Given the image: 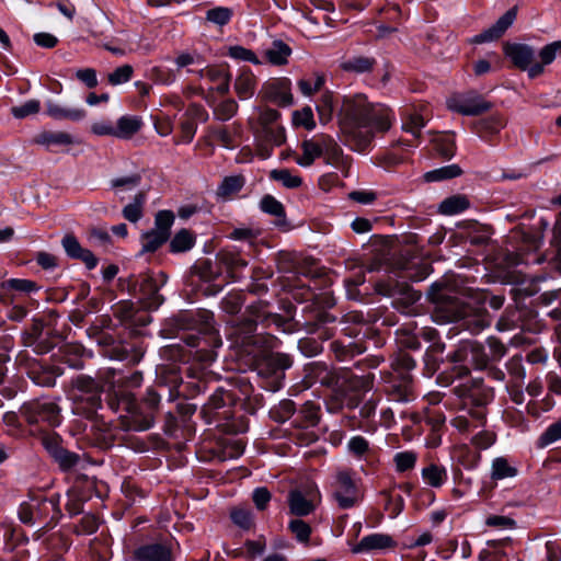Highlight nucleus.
<instances>
[{"label":"nucleus","mask_w":561,"mask_h":561,"mask_svg":"<svg viewBox=\"0 0 561 561\" xmlns=\"http://www.w3.org/2000/svg\"><path fill=\"white\" fill-rule=\"evenodd\" d=\"M325 83L323 75L316 73L313 79H300L297 82L299 91L306 95L311 96L316 92L323 91L322 88Z\"/></svg>","instance_id":"3c124183"},{"label":"nucleus","mask_w":561,"mask_h":561,"mask_svg":"<svg viewBox=\"0 0 561 561\" xmlns=\"http://www.w3.org/2000/svg\"><path fill=\"white\" fill-rule=\"evenodd\" d=\"M343 368H335L324 362H312L306 367V378L332 390L335 394Z\"/></svg>","instance_id":"dca6fc26"},{"label":"nucleus","mask_w":561,"mask_h":561,"mask_svg":"<svg viewBox=\"0 0 561 561\" xmlns=\"http://www.w3.org/2000/svg\"><path fill=\"white\" fill-rule=\"evenodd\" d=\"M462 173L458 164L445 165L425 173L424 178L427 182H436L442 180L454 179Z\"/></svg>","instance_id":"de8ad7c7"},{"label":"nucleus","mask_w":561,"mask_h":561,"mask_svg":"<svg viewBox=\"0 0 561 561\" xmlns=\"http://www.w3.org/2000/svg\"><path fill=\"white\" fill-rule=\"evenodd\" d=\"M435 151L444 159H451L456 151L455 141L449 135H438L433 140Z\"/></svg>","instance_id":"8fccbe9b"},{"label":"nucleus","mask_w":561,"mask_h":561,"mask_svg":"<svg viewBox=\"0 0 561 561\" xmlns=\"http://www.w3.org/2000/svg\"><path fill=\"white\" fill-rule=\"evenodd\" d=\"M449 319L461 322V327L472 334L480 333L491 324V318L484 308L472 307L468 302L457 305Z\"/></svg>","instance_id":"9d476101"},{"label":"nucleus","mask_w":561,"mask_h":561,"mask_svg":"<svg viewBox=\"0 0 561 561\" xmlns=\"http://www.w3.org/2000/svg\"><path fill=\"white\" fill-rule=\"evenodd\" d=\"M416 460L417 456L414 451H400L393 457V462L398 472L412 470L415 467Z\"/></svg>","instance_id":"e2e57ef3"},{"label":"nucleus","mask_w":561,"mask_h":561,"mask_svg":"<svg viewBox=\"0 0 561 561\" xmlns=\"http://www.w3.org/2000/svg\"><path fill=\"white\" fill-rule=\"evenodd\" d=\"M324 134H318L310 139L301 142L302 154L296 158V163L300 167H310L316 159L322 157L323 149L322 144L324 142Z\"/></svg>","instance_id":"cd10ccee"},{"label":"nucleus","mask_w":561,"mask_h":561,"mask_svg":"<svg viewBox=\"0 0 561 561\" xmlns=\"http://www.w3.org/2000/svg\"><path fill=\"white\" fill-rule=\"evenodd\" d=\"M449 359L455 364L457 377L468 376L471 368L482 369L489 363L483 346L474 341H462L449 355Z\"/></svg>","instance_id":"6e6552de"},{"label":"nucleus","mask_w":561,"mask_h":561,"mask_svg":"<svg viewBox=\"0 0 561 561\" xmlns=\"http://www.w3.org/2000/svg\"><path fill=\"white\" fill-rule=\"evenodd\" d=\"M168 240L169 238L153 229L146 231L140 237L141 253L156 252Z\"/></svg>","instance_id":"49530a36"},{"label":"nucleus","mask_w":561,"mask_h":561,"mask_svg":"<svg viewBox=\"0 0 561 561\" xmlns=\"http://www.w3.org/2000/svg\"><path fill=\"white\" fill-rule=\"evenodd\" d=\"M161 394L148 388L141 402H137L131 393L121 392L110 397L107 409L118 414L116 421L96 420L91 427L95 444L101 448L114 445L118 430L142 432L152 427L159 408Z\"/></svg>","instance_id":"f03ea898"},{"label":"nucleus","mask_w":561,"mask_h":561,"mask_svg":"<svg viewBox=\"0 0 561 561\" xmlns=\"http://www.w3.org/2000/svg\"><path fill=\"white\" fill-rule=\"evenodd\" d=\"M493 394L488 389H474L465 399L463 412L474 423V426H484L486 422V404Z\"/></svg>","instance_id":"4468645a"},{"label":"nucleus","mask_w":561,"mask_h":561,"mask_svg":"<svg viewBox=\"0 0 561 561\" xmlns=\"http://www.w3.org/2000/svg\"><path fill=\"white\" fill-rule=\"evenodd\" d=\"M47 115L54 119H69L79 122L85 117V111L79 107H68L57 104L53 101L46 103Z\"/></svg>","instance_id":"72a5a7b5"},{"label":"nucleus","mask_w":561,"mask_h":561,"mask_svg":"<svg viewBox=\"0 0 561 561\" xmlns=\"http://www.w3.org/2000/svg\"><path fill=\"white\" fill-rule=\"evenodd\" d=\"M394 374L401 375L403 373L410 374L416 366L414 358L405 352H400L392 360L391 364Z\"/></svg>","instance_id":"bf43d9fd"},{"label":"nucleus","mask_w":561,"mask_h":561,"mask_svg":"<svg viewBox=\"0 0 561 561\" xmlns=\"http://www.w3.org/2000/svg\"><path fill=\"white\" fill-rule=\"evenodd\" d=\"M266 364L272 369L274 390H277L280 387V380L284 379V371L293 365V360L287 354L276 353L267 359Z\"/></svg>","instance_id":"c9c22d12"},{"label":"nucleus","mask_w":561,"mask_h":561,"mask_svg":"<svg viewBox=\"0 0 561 561\" xmlns=\"http://www.w3.org/2000/svg\"><path fill=\"white\" fill-rule=\"evenodd\" d=\"M375 289L378 294L387 297H394L398 294H402L407 305H412L421 298L420 293L413 290L409 285L400 287L397 283L394 284L390 280L378 282Z\"/></svg>","instance_id":"7c9ffc66"},{"label":"nucleus","mask_w":561,"mask_h":561,"mask_svg":"<svg viewBox=\"0 0 561 561\" xmlns=\"http://www.w3.org/2000/svg\"><path fill=\"white\" fill-rule=\"evenodd\" d=\"M504 126L503 121L497 116L482 118L474 123V133L484 141H490V138L496 135Z\"/></svg>","instance_id":"4c0bfd02"},{"label":"nucleus","mask_w":561,"mask_h":561,"mask_svg":"<svg viewBox=\"0 0 561 561\" xmlns=\"http://www.w3.org/2000/svg\"><path fill=\"white\" fill-rule=\"evenodd\" d=\"M195 245V237L187 229H181L171 239L169 249L171 253H183L190 251Z\"/></svg>","instance_id":"79ce46f5"},{"label":"nucleus","mask_w":561,"mask_h":561,"mask_svg":"<svg viewBox=\"0 0 561 561\" xmlns=\"http://www.w3.org/2000/svg\"><path fill=\"white\" fill-rule=\"evenodd\" d=\"M59 503V494H53L49 497L42 495L31 496L28 501L20 505L19 518L23 524L27 525H55L61 516Z\"/></svg>","instance_id":"423d86ee"},{"label":"nucleus","mask_w":561,"mask_h":561,"mask_svg":"<svg viewBox=\"0 0 561 561\" xmlns=\"http://www.w3.org/2000/svg\"><path fill=\"white\" fill-rule=\"evenodd\" d=\"M142 127V119L135 115H124L118 118L116 128V138L130 139Z\"/></svg>","instance_id":"e433bc0d"},{"label":"nucleus","mask_w":561,"mask_h":561,"mask_svg":"<svg viewBox=\"0 0 561 561\" xmlns=\"http://www.w3.org/2000/svg\"><path fill=\"white\" fill-rule=\"evenodd\" d=\"M42 444L62 471H69L80 463V455L64 448L57 434L43 436Z\"/></svg>","instance_id":"ddd939ff"},{"label":"nucleus","mask_w":561,"mask_h":561,"mask_svg":"<svg viewBox=\"0 0 561 561\" xmlns=\"http://www.w3.org/2000/svg\"><path fill=\"white\" fill-rule=\"evenodd\" d=\"M266 308L267 306L261 302L248 308L249 316L240 320L231 332L237 344L243 346L253 345L263 350L276 346L277 340L272 334L256 333L259 324L263 329H267L271 325L279 329L285 323L279 314L272 313Z\"/></svg>","instance_id":"7ed1b4c3"},{"label":"nucleus","mask_w":561,"mask_h":561,"mask_svg":"<svg viewBox=\"0 0 561 561\" xmlns=\"http://www.w3.org/2000/svg\"><path fill=\"white\" fill-rule=\"evenodd\" d=\"M421 474L424 482L432 488H440L448 479L446 468L436 463L424 467Z\"/></svg>","instance_id":"58836bf2"},{"label":"nucleus","mask_w":561,"mask_h":561,"mask_svg":"<svg viewBox=\"0 0 561 561\" xmlns=\"http://www.w3.org/2000/svg\"><path fill=\"white\" fill-rule=\"evenodd\" d=\"M296 412V404L294 401L286 399L282 400L272 411L275 421L284 423L289 420Z\"/></svg>","instance_id":"052dcab7"},{"label":"nucleus","mask_w":561,"mask_h":561,"mask_svg":"<svg viewBox=\"0 0 561 561\" xmlns=\"http://www.w3.org/2000/svg\"><path fill=\"white\" fill-rule=\"evenodd\" d=\"M428 119V108L424 104L419 110H408L402 118V129L419 138Z\"/></svg>","instance_id":"bb28decb"},{"label":"nucleus","mask_w":561,"mask_h":561,"mask_svg":"<svg viewBox=\"0 0 561 561\" xmlns=\"http://www.w3.org/2000/svg\"><path fill=\"white\" fill-rule=\"evenodd\" d=\"M288 528L299 542L307 543L309 541L311 527L302 519L297 518L290 520Z\"/></svg>","instance_id":"69168bd1"},{"label":"nucleus","mask_w":561,"mask_h":561,"mask_svg":"<svg viewBox=\"0 0 561 561\" xmlns=\"http://www.w3.org/2000/svg\"><path fill=\"white\" fill-rule=\"evenodd\" d=\"M146 195L142 192L137 193L133 201L123 208V216L130 222H137L144 215V205Z\"/></svg>","instance_id":"a18cd8bd"},{"label":"nucleus","mask_w":561,"mask_h":561,"mask_svg":"<svg viewBox=\"0 0 561 561\" xmlns=\"http://www.w3.org/2000/svg\"><path fill=\"white\" fill-rule=\"evenodd\" d=\"M161 282L158 283L151 274L146 273L140 274L133 283L134 290L141 295L145 306L149 309H157L163 302V297L159 295V289L167 279L163 273H161Z\"/></svg>","instance_id":"2eb2a0df"},{"label":"nucleus","mask_w":561,"mask_h":561,"mask_svg":"<svg viewBox=\"0 0 561 561\" xmlns=\"http://www.w3.org/2000/svg\"><path fill=\"white\" fill-rule=\"evenodd\" d=\"M174 62L178 69L187 68V71L190 69H199L205 67L203 57L195 53H181L176 56Z\"/></svg>","instance_id":"5fc2aeb1"},{"label":"nucleus","mask_w":561,"mask_h":561,"mask_svg":"<svg viewBox=\"0 0 561 561\" xmlns=\"http://www.w3.org/2000/svg\"><path fill=\"white\" fill-rule=\"evenodd\" d=\"M504 51L514 66L528 72L529 78L534 79L543 73L542 65L535 61L536 51L531 46L519 43L507 44Z\"/></svg>","instance_id":"f8f14e48"},{"label":"nucleus","mask_w":561,"mask_h":561,"mask_svg":"<svg viewBox=\"0 0 561 561\" xmlns=\"http://www.w3.org/2000/svg\"><path fill=\"white\" fill-rule=\"evenodd\" d=\"M558 54H561V41H556L543 46L538 53V56L540 58V61L538 64L542 65V68L545 69V66H548L551 62H553Z\"/></svg>","instance_id":"338daca9"},{"label":"nucleus","mask_w":561,"mask_h":561,"mask_svg":"<svg viewBox=\"0 0 561 561\" xmlns=\"http://www.w3.org/2000/svg\"><path fill=\"white\" fill-rule=\"evenodd\" d=\"M299 417H301V421H294L298 426H316L320 420V407L316 402L307 401L299 410Z\"/></svg>","instance_id":"37998d69"},{"label":"nucleus","mask_w":561,"mask_h":561,"mask_svg":"<svg viewBox=\"0 0 561 561\" xmlns=\"http://www.w3.org/2000/svg\"><path fill=\"white\" fill-rule=\"evenodd\" d=\"M323 139L324 142L322 144V157L325 164L332 165L342 172H346L351 167V158L344 154L343 149L332 136L324 134Z\"/></svg>","instance_id":"aec40b11"},{"label":"nucleus","mask_w":561,"mask_h":561,"mask_svg":"<svg viewBox=\"0 0 561 561\" xmlns=\"http://www.w3.org/2000/svg\"><path fill=\"white\" fill-rule=\"evenodd\" d=\"M561 439V419L550 424L539 437V446L546 447Z\"/></svg>","instance_id":"774afa93"},{"label":"nucleus","mask_w":561,"mask_h":561,"mask_svg":"<svg viewBox=\"0 0 561 561\" xmlns=\"http://www.w3.org/2000/svg\"><path fill=\"white\" fill-rule=\"evenodd\" d=\"M238 108L239 105L233 99H225L215 106L214 115L217 119L226 122L237 114Z\"/></svg>","instance_id":"603ef678"},{"label":"nucleus","mask_w":561,"mask_h":561,"mask_svg":"<svg viewBox=\"0 0 561 561\" xmlns=\"http://www.w3.org/2000/svg\"><path fill=\"white\" fill-rule=\"evenodd\" d=\"M188 73H195L202 79L208 80L214 84L211 88L219 94H227L230 89V75L224 68L208 67L199 69H190Z\"/></svg>","instance_id":"412c9836"},{"label":"nucleus","mask_w":561,"mask_h":561,"mask_svg":"<svg viewBox=\"0 0 561 561\" xmlns=\"http://www.w3.org/2000/svg\"><path fill=\"white\" fill-rule=\"evenodd\" d=\"M377 61L374 57L352 56L341 62V69L357 75L371 72Z\"/></svg>","instance_id":"f704fd0d"},{"label":"nucleus","mask_w":561,"mask_h":561,"mask_svg":"<svg viewBox=\"0 0 561 561\" xmlns=\"http://www.w3.org/2000/svg\"><path fill=\"white\" fill-rule=\"evenodd\" d=\"M369 389L370 379L368 376H357L350 369L343 368L336 392L327 402L328 410L336 412L344 407L355 409L359 403L360 392Z\"/></svg>","instance_id":"39448f33"},{"label":"nucleus","mask_w":561,"mask_h":561,"mask_svg":"<svg viewBox=\"0 0 561 561\" xmlns=\"http://www.w3.org/2000/svg\"><path fill=\"white\" fill-rule=\"evenodd\" d=\"M61 244L69 257L82 261L88 270H93L98 265L95 255L90 250L82 248L75 236L66 234Z\"/></svg>","instance_id":"a878e982"},{"label":"nucleus","mask_w":561,"mask_h":561,"mask_svg":"<svg viewBox=\"0 0 561 561\" xmlns=\"http://www.w3.org/2000/svg\"><path fill=\"white\" fill-rule=\"evenodd\" d=\"M245 182L242 174L225 176L216 190V195L222 201H230L244 187Z\"/></svg>","instance_id":"2f4dec72"},{"label":"nucleus","mask_w":561,"mask_h":561,"mask_svg":"<svg viewBox=\"0 0 561 561\" xmlns=\"http://www.w3.org/2000/svg\"><path fill=\"white\" fill-rule=\"evenodd\" d=\"M399 267L403 273V277L409 278L412 282H421L432 272L430 263L420 261L416 257H402V260L399 261Z\"/></svg>","instance_id":"c756f323"},{"label":"nucleus","mask_w":561,"mask_h":561,"mask_svg":"<svg viewBox=\"0 0 561 561\" xmlns=\"http://www.w3.org/2000/svg\"><path fill=\"white\" fill-rule=\"evenodd\" d=\"M396 541L390 535L375 533L362 538V540L352 547L353 553H369L373 551L393 548Z\"/></svg>","instance_id":"393cba45"},{"label":"nucleus","mask_w":561,"mask_h":561,"mask_svg":"<svg viewBox=\"0 0 561 561\" xmlns=\"http://www.w3.org/2000/svg\"><path fill=\"white\" fill-rule=\"evenodd\" d=\"M257 78L250 68L240 69L234 79L233 89L241 101L251 99L256 91Z\"/></svg>","instance_id":"c85d7f7f"},{"label":"nucleus","mask_w":561,"mask_h":561,"mask_svg":"<svg viewBox=\"0 0 561 561\" xmlns=\"http://www.w3.org/2000/svg\"><path fill=\"white\" fill-rule=\"evenodd\" d=\"M386 391L397 402H409L415 399L413 378L411 374L393 375Z\"/></svg>","instance_id":"6ab92c4d"},{"label":"nucleus","mask_w":561,"mask_h":561,"mask_svg":"<svg viewBox=\"0 0 561 561\" xmlns=\"http://www.w3.org/2000/svg\"><path fill=\"white\" fill-rule=\"evenodd\" d=\"M329 495L340 510H351L359 505L364 499L360 479L353 469L339 468L329 483Z\"/></svg>","instance_id":"20e7f679"},{"label":"nucleus","mask_w":561,"mask_h":561,"mask_svg":"<svg viewBox=\"0 0 561 561\" xmlns=\"http://www.w3.org/2000/svg\"><path fill=\"white\" fill-rule=\"evenodd\" d=\"M260 209L277 218H285V208L283 204L272 195H265L260 202Z\"/></svg>","instance_id":"13d9d810"},{"label":"nucleus","mask_w":561,"mask_h":561,"mask_svg":"<svg viewBox=\"0 0 561 561\" xmlns=\"http://www.w3.org/2000/svg\"><path fill=\"white\" fill-rule=\"evenodd\" d=\"M517 476V469L505 457H496L491 466V479L503 480Z\"/></svg>","instance_id":"c03bdc74"},{"label":"nucleus","mask_w":561,"mask_h":561,"mask_svg":"<svg viewBox=\"0 0 561 561\" xmlns=\"http://www.w3.org/2000/svg\"><path fill=\"white\" fill-rule=\"evenodd\" d=\"M270 179L282 183L287 188L299 187L302 183L300 176L293 174L288 169H274L270 172Z\"/></svg>","instance_id":"09e8293b"},{"label":"nucleus","mask_w":561,"mask_h":561,"mask_svg":"<svg viewBox=\"0 0 561 561\" xmlns=\"http://www.w3.org/2000/svg\"><path fill=\"white\" fill-rule=\"evenodd\" d=\"M2 286L7 289L15 290L19 293L30 294L33 291H37L39 287L37 284L30 279L22 278H10L3 282Z\"/></svg>","instance_id":"0e129e2a"},{"label":"nucleus","mask_w":561,"mask_h":561,"mask_svg":"<svg viewBox=\"0 0 561 561\" xmlns=\"http://www.w3.org/2000/svg\"><path fill=\"white\" fill-rule=\"evenodd\" d=\"M232 400L233 397L229 391L217 388L204 405L203 411L205 413L218 414V411L230 404Z\"/></svg>","instance_id":"a19ab883"},{"label":"nucleus","mask_w":561,"mask_h":561,"mask_svg":"<svg viewBox=\"0 0 561 561\" xmlns=\"http://www.w3.org/2000/svg\"><path fill=\"white\" fill-rule=\"evenodd\" d=\"M174 214L171 210H159L154 216L153 230L170 238L171 227L174 222Z\"/></svg>","instance_id":"864d4df0"},{"label":"nucleus","mask_w":561,"mask_h":561,"mask_svg":"<svg viewBox=\"0 0 561 561\" xmlns=\"http://www.w3.org/2000/svg\"><path fill=\"white\" fill-rule=\"evenodd\" d=\"M316 497L317 492L291 490L287 499L290 514L296 516H307L311 514L317 506L314 502Z\"/></svg>","instance_id":"4be33fe9"},{"label":"nucleus","mask_w":561,"mask_h":561,"mask_svg":"<svg viewBox=\"0 0 561 561\" xmlns=\"http://www.w3.org/2000/svg\"><path fill=\"white\" fill-rule=\"evenodd\" d=\"M293 50L288 44L280 39L272 42L271 46L264 50L265 60L273 66H285Z\"/></svg>","instance_id":"473e14b6"},{"label":"nucleus","mask_w":561,"mask_h":561,"mask_svg":"<svg viewBox=\"0 0 561 561\" xmlns=\"http://www.w3.org/2000/svg\"><path fill=\"white\" fill-rule=\"evenodd\" d=\"M290 84L291 83L288 78H280L265 83L263 89L266 99L282 106L291 105L293 94Z\"/></svg>","instance_id":"5701e85b"},{"label":"nucleus","mask_w":561,"mask_h":561,"mask_svg":"<svg viewBox=\"0 0 561 561\" xmlns=\"http://www.w3.org/2000/svg\"><path fill=\"white\" fill-rule=\"evenodd\" d=\"M232 15V9L227 7H216L207 10L206 20L218 26H224L230 22Z\"/></svg>","instance_id":"6e6d98bb"},{"label":"nucleus","mask_w":561,"mask_h":561,"mask_svg":"<svg viewBox=\"0 0 561 561\" xmlns=\"http://www.w3.org/2000/svg\"><path fill=\"white\" fill-rule=\"evenodd\" d=\"M72 399L77 404V410L85 414L87 417L96 416L98 411L103 409L102 385L95 378L80 375L72 379Z\"/></svg>","instance_id":"0eeeda50"},{"label":"nucleus","mask_w":561,"mask_h":561,"mask_svg":"<svg viewBox=\"0 0 561 561\" xmlns=\"http://www.w3.org/2000/svg\"><path fill=\"white\" fill-rule=\"evenodd\" d=\"M316 111L322 125L330 123L336 112L345 144L358 152L370 146L376 133L390 129L394 119L391 108L370 103L364 94L341 96L330 90L321 91Z\"/></svg>","instance_id":"f257e3e1"},{"label":"nucleus","mask_w":561,"mask_h":561,"mask_svg":"<svg viewBox=\"0 0 561 561\" xmlns=\"http://www.w3.org/2000/svg\"><path fill=\"white\" fill-rule=\"evenodd\" d=\"M83 348L79 345H68L65 348L62 360L73 369H82L84 364L81 358Z\"/></svg>","instance_id":"680f3d73"},{"label":"nucleus","mask_w":561,"mask_h":561,"mask_svg":"<svg viewBox=\"0 0 561 561\" xmlns=\"http://www.w3.org/2000/svg\"><path fill=\"white\" fill-rule=\"evenodd\" d=\"M449 111L465 115L476 116L491 108V103L476 92L454 93L446 100Z\"/></svg>","instance_id":"9b49d317"},{"label":"nucleus","mask_w":561,"mask_h":561,"mask_svg":"<svg viewBox=\"0 0 561 561\" xmlns=\"http://www.w3.org/2000/svg\"><path fill=\"white\" fill-rule=\"evenodd\" d=\"M60 408L49 399H36L25 402L20 413L30 425L56 427L61 423Z\"/></svg>","instance_id":"1a4fd4ad"},{"label":"nucleus","mask_w":561,"mask_h":561,"mask_svg":"<svg viewBox=\"0 0 561 561\" xmlns=\"http://www.w3.org/2000/svg\"><path fill=\"white\" fill-rule=\"evenodd\" d=\"M131 559L133 561H172V549L167 541H145L133 550Z\"/></svg>","instance_id":"f3484780"},{"label":"nucleus","mask_w":561,"mask_h":561,"mask_svg":"<svg viewBox=\"0 0 561 561\" xmlns=\"http://www.w3.org/2000/svg\"><path fill=\"white\" fill-rule=\"evenodd\" d=\"M34 144L45 147L48 151H55L60 147H68L78 144L75 136L67 131L43 130L34 139Z\"/></svg>","instance_id":"b1692460"},{"label":"nucleus","mask_w":561,"mask_h":561,"mask_svg":"<svg viewBox=\"0 0 561 561\" xmlns=\"http://www.w3.org/2000/svg\"><path fill=\"white\" fill-rule=\"evenodd\" d=\"M228 56L236 60L248 61L253 65H262L263 61L259 59L255 53L249 48L240 45L230 46L228 48Z\"/></svg>","instance_id":"4d7b16f0"},{"label":"nucleus","mask_w":561,"mask_h":561,"mask_svg":"<svg viewBox=\"0 0 561 561\" xmlns=\"http://www.w3.org/2000/svg\"><path fill=\"white\" fill-rule=\"evenodd\" d=\"M517 16V8L513 7L507 10L496 22L489 28L484 30L478 35L470 38L471 44H483L499 39L510 26L514 23Z\"/></svg>","instance_id":"a211bd4d"},{"label":"nucleus","mask_w":561,"mask_h":561,"mask_svg":"<svg viewBox=\"0 0 561 561\" xmlns=\"http://www.w3.org/2000/svg\"><path fill=\"white\" fill-rule=\"evenodd\" d=\"M470 206V202L465 195H453L450 197L445 198L438 207V210L443 215L453 216L456 214H460L468 209Z\"/></svg>","instance_id":"ea45409f"}]
</instances>
